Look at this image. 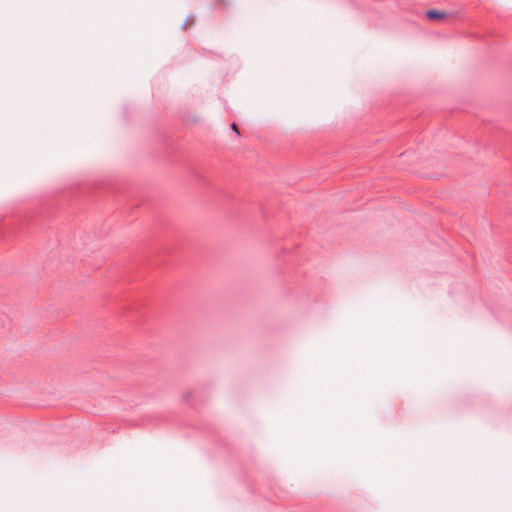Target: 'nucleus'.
Returning a JSON list of instances; mask_svg holds the SVG:
<instances>
[{
  "instance_id": "f257e3e1",
  "label": "nucleus",
  "mask_w": 512,
  "mask_h": 512,
  "mask_svg": "<svg viewBox=\"0 0 512 512\" xmlns=\"http://www.w3.org/2000/svg\"><path fill=\"white\" fill-rule=\"evenodd\" d=\"M426 16L431 20H435L445 18L447 14L445 12H439L437 10H428L426 12Z\"/></svg>"
},
{
  "instance_id": "f03ea898",
  "label": "nucleus",
  "mask_w": 512,
  "mask_h": 512,
  "mask_svg": "<svg viewBox=\"0 0 512 512\" xmlns=\"http://www.w3.org/2000/svg\"><path fill=\"white\" fill-rule=\"evenodd\" d=\"M231 129L236 133V135H239V131H238L237 126H236L235 123L231 124Z\"/></svg>"
}]
</instances>
